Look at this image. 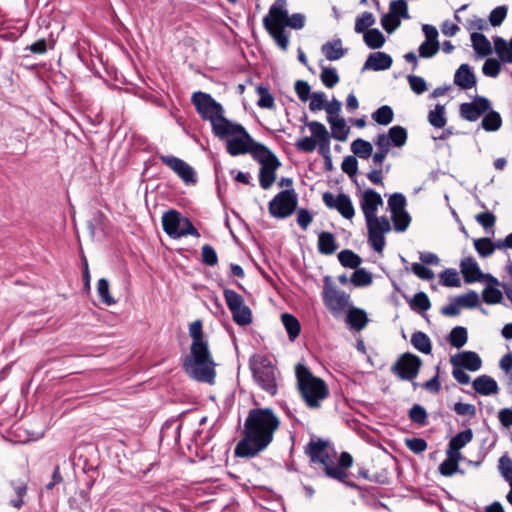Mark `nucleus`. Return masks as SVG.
I'll use <instances>...</instances> for the list:
<instances>
[{
    "mask_svg": "<svg viewBox=\"0 0 512 512\" xmlns=\"http://www.w3.org/2000/svg\"><path fill=\"white\" fill-rule=\"evenodd\" d=\"M97 292L101 301L110 306L116 303V300L111 296L109 292V282L105 278H101L97 283Z\"/></svg>",
    "mask_w": 512,
    "mask_h": 512,
    "instance_id": "obj_57",
    "label": "nucleus"
},
{
    "mask_svg": "<svg viewBox=\"0 0 512 512\" xmlns=\"http://www.w3.org/2000/svg\"><path fill=\"white\" fill-rule=\"evenodd\" d=\"M499 366L508 375V385L512 393V354H504L500 359Z\"/></svg>",
    "mask_w": 512,
    "mask_h": 512,
    "instance_id": "obj_64",
    "label": "nucleus"
},
{
    "mask_svg": "<svg viewBox=\"0 0 512 512\" xmlns=\"http://www.w3.org/2000/svg\"><path fill=\"white\" fill-rule=\"evenodd\" d=\"M383 205L381 195L368 188L360 199V207L365 217L368 230V242L375 252L381 253L385 247V233L390 232L391 225L386 216L377 217L379 206Z\"/></svg>",
    "mask_w": 512,
    "mask_h": 512,
    "instance_id": "obj_2",
    "label": "nucleus"
},
{
    "mask_svg": "<svg viewBox=\"0 0 512 512\" xmlns=\"http://www.w3.org/2000/svg\"><path fill=\"white\" fill-rule=\"evenodd\" d=\"M394 229L397 232H404L410 225L411 217L406 210L391 213Z\"/></svg>",
    "mask_w": 512,
    "mask_h": 512,
    "instance_id": "obj_51",
    "label": "nucleus"
},
{
    "mask_svg": "<svg viewBox=\"0 0 512 512\" xmlns=\"http://www.w3.org/2000/svg\"><path fill=\"white\" fill-rule=\"evenodd\" d=\"M298 391L306 406L318 409L321 402L329 396V389L325 381L312 374L304 364L298 363L295 367Z\"/></svg>",
    "mask_w": 512,
    "mask_h": 512,
    "instance_id": "obj_4",
    "label": "nucleus"
},
{
    "mask_svg": "<svg viewBox=\"0 0 512 512\" xmlns=\"http://www.w3.org/2000/svg\"><path fill=\"white\" fill-rule=\"evenodd\" d=\"M363 34V40L370 49H379L385 43L384 35L377 28L368 29Z\"/></svg>",
    "mask_w": 512,
    "mask_h": 512,
    "instance_id": "obj_43",
    "label": "nucleus"
},
{
    "mask_svg": "<svg viewBox=\"0 0 512 512\" xmlns=\"http://www.w3.org/2000/svg\"><path fill=\"white\" fill-rule=\"evenodd\" d=\"M471 42L475 53L479 57H485L492 53V46L487 37L479 32L471 33Z\"/></svg>",
    "mask_w": 512,
    "mask_h": 512,
    "instance_id": "obj_36",
    "label": "nucleus"
},
{
    "mask_svg": "<svg viewBox=\"0 0 512 512\" xmlns=\"http://www.w3.org/2000/svg\"><path fill=\"white\" fill-rule=\"evenodd\" d=\"M394 118L393 109L389 105H383L372 113V119L379 125L387 126Z\"/></svg>",
    "mask_w": 512,
    "mask_h": 512,
    "instance_id": "obj_47",
    "label": "nucleus"
},
{
    "mask_svg": "<svg viewBox=\"0 0 512 512\" xmlns=\"http://www.w3.org/2000/svg\"><path fill=\"white\" fill-rule=\"evenodd\" d=\"M384 138L390 143V146L401 148L407 142L408 133L403 126L395 125L392 126L387 133H384Z\"/></svg>",
    "mask_w": 512,
    "mask_h": 512,
    "instance_id": "obj_33",
    "label": "nucleus"
},
{
    "mask_svg": "<svg viewBox=\"0 0 512 512\" xmlns=\"http://www.w3.org/2000/svg\"><path fill=\"white\" fill-rule=\"evenodd\" d=\"M373 142L376 145L377 150L373 154L372 160L375 166L381 167L389 153L391 146L390 143H388V141L386 140V138H384V133L378 134L374 138Z\"/></svg>",
    "mask_w": 512,
    "mask_h": 512,
    "instance_id": "obj_32",
    "label": "nucleus"
},
{
    "mask_svg": "<svg viewBox=\"0 0 512 512\" xmlns=\"http://www.w3.org/2000/svg\"><path fill=\"white\" fill-rule=\"evenodd\" d=\"M189 334L192 338L190 352H209L207 342L203 338L202 322L194 321L189 328Z\"/></svg>",
    "mask_w": 512,
    "mask_h": 512,
    "instance_id": "obj_25",
    "label": "nucleus"
},
{
    "mask_svg": "<svg viewBox=\"0 0 512 512\" xmlns=\"http://www.w3.org/2000/svg\"><path fill=\"white\" fill-rule=\"evenodd\" d=\"M493 43L494 50L499 57V61L512 63V49L509 42L500 36H494Z\"/></svg>",
    "mask_w": 512,
    "mask_h": 512,
    "instance_id": "obj_38",
    "label": "nucleus"
},
{
    "mask_svg": "<svg viewBox=\"0 0 512 512\" xmlns=\"http://www.w3.org/2000/svg\"><path fill=\"white\" fill-rule=\"evenodd\" d=\"M338 260L345 268L357 269L362 263L361 257L350 249H344L338 253Z\"/></svg>",
    "mask_w": 512,
    "mask_h": 512,
    "instance_id": "obj_41",
    "label": "nucleus"
},
{
    "mask_svg": "<svg viewBox=\"0 0 512 512\" xmlns=\"http://www.w3.org/2000/svg\"><path fill=\"white\" fill-rule=\"evenodd\" d=\"M323 302L331 312H340L348 305L349 296L344 292L337 290L330 283V277H324V289L322 293Z\"/></svg>",
    "mask_w": 512,
    "mask_h": 512,
    "instance_id": "obj_13",
    "label": "nucleus"
},
{
    "mask_svg": "<svg viewBox=\"0 0 512 512\" xmlns=\"http://www.w3.org/2000/svg\"><path fill=\"white\" fill-rule=\"evenodd\" d=\"M312 135L317 139L319 154L322 156L330 155V135L321 122L311 121L307 123Z\"/></svg>",
    "mask_w": 512,
    "mask_h": 512,
    "instance_id": "obj_17",
    "label": "nucleus"
},
{
    "mask_svg": "<svg viewBox=\"0 0 512 512\" xmlns=\"http://www.w3.org/2000/svg\"><path fill=\"white\" fill-rule=\"evenodd\" d=\"M474 248L482 258L491 256L498 249L497 241L494 243L488 237H482L474 240Z\"/></svg>",
    "mask_w": 512,
    "mask_h": 512,
    "instance_id": "obj_40",
    "label": "nucleus"
},
{
    "mask_svg": "<svg viewBox=\"0 0 512 512\" xmlns=\"http://www.w3.org/2000/svg\"><path fill=\"white\" fill-rule=\"evenodd\" d=\"M404 298L408 302L410 309L414 312L422 313L431 308L430 299L423 291L417 292L412 298L404 295Z\"/></svg>",
    "mask_w": 512,
    "mask_h": 512,
    "instance_id": "obj_37",
    "label": "nucleus"
},
{
    "mask_svg": "<svg viewBox=\"0 0 512 512\" xmlns=\"http://www.w3.org/2000/svg\"><path fill=\"white\" fill-rule=\"evenodd\" d=\"M256 93L259 96L257 105L264 109H273L275 107L274 96L270 93L267 85L259 84L256 86Z\"/></svg>",
    "mask_w": 512,
    "mask_h": 512,
    "instance_id": "obj_42",
    "label": "nucleus"
},
{
    "mask_svg": "<svg viewBox=\"0 0 512 512\" xmlns=\"http://www.w3.org/2000/svg\"><path fill=\"white\" fill-rule=\"evenodd\" d=\"M280 427V419L271 408L249 410L244 422L242 438L236 444L234 455L253 458L264 451L273 441Z\"/></svg>",
    "mask_w": 512,
    "mask_h": 512,
    "instance_id": "obj_1",
    "label": "nucleus"
},
{
    "mask_svg": "<svg viewBox=\"0 0 512 512\" xmlns=\"http://www.w3.org/2000/svg\"><path fill=\"white\" fill-rule=\"evenodd\" d=\"M223 296L228 309L232 314L233 321L240 326L248 325L252 322L251 309L245 305L244 298L236 291L225 288Z\"/></svg>",
    "mask_w": 512,
    "mask_h": 512,
    "instance_id": "obj_11",
    "label": "nucleus"
},
{
    "mask_svg": "<svg viewBox=\"0 0 512 512\" xmlns=\"http://www.w3.org/2000/svg\"><path fill=\"white\" fill-rule=\"evenodd\" d=\"M491 109L490 101L484 96H475L472 102H465L460 105V116L470 122L476 121L481 115Z\"/></svg>",
    "mask_w": 512,
    "mask_h": 512,
    "instance_id": "obj_14",
    "label": "nucleus"
},
{
    "mask_svg": "<svg viewBox=\"0 0 512 512\" xmlns=\"http://www.w3.org/2000/svg\"><path fill=\"white\" fill-rule=\"evenodd\" d=\"M215 362L210 354H186L183 360L185 373L193 380L213 384L216 377Z\"/></svg>",
    "mask_w": 512,
    "mask_h": 512,
    "instance_id": "obj_8",
    "label": "nucleus"
},
{
    "mask_svg": "<svg viewBox=\"0 0 512 512\" xmlns=\"http://www.w3.org/2000/svg\"><path fill=\"white\" fill-rule=\"evenodd\" d=\"M439 276L441 285L445 287H459L461 285L458 272L453 268L445 269Z\"/></svg>",
    "mask_w": 512,
    "mask_h": 512,
    "instance_id": "obj_54",
    "label": "nucleus"
},
{
    "mask_svg": "<svg viewBox=\"0 0 512 512\" xmlns=\"http://www.w3.org/2000/svg\"><path fill=\"white\" fill-rule=\"evenodd\" d=\"M250 369L256 383L262 390L274 396L277 393L276 366L267 354H252Z\"/></svg>",
    "mask_w": 512,
    "mask_h": 512,
    "instance_id": "obj_7",
    "label": "nucleus"
},
{
    "mask_svg": "<svg viewBox=\"0 0 512 512\" xmlns=\"http://www.w3.org/2000/svg\"><path fill=\"white\" fill-rule=\"evenodd\" d=\"M159 159L163 164L172 169L186 184H195L197 182L194 169L184 160L172 155H161Z\"/></svg>",
    "mask_w": 512,
    "mask_h": 512,
    "instance_id": "obj_16",
    "label": "nucleus"
},
{
    "mask_svg": "<svg viewBox=\"0 0 512 512\" xmlns=\"http://www.w3.org/2000/svg\"><path fill=\"white\" fill-rule=\"evenodd\" d=\"M191 103L194 105L196 112L204 121H209L213 135L217 133V129H221L230 120L224 116V108L221 103L217 102L209 93L196 91L191 96Z\"/></svg>",
    "mask_w": 512,
    "mask_h": 512,
    "instance_id": "obj_5",
    "label": "nucleus"
},
{
    "mask_svg": "<svg viewBox=\"0 0 512 512\" xmlns=\"http://www.w3.org/2000/svg\"><path fill=\"white\" fill-rule=\"evenodd\" d=\"M281 166L280 161L262 165L259 170V184L262 189L267 190L272 187L276 180V171Z\"/></svg>",
    "mask_w": 512,
    "mask_h": 512,
    "instance_id": "obj_27",
    "label": "nucleus"
},
{
    "mask_svg": "<svg viewBox=\"0 0 512 512\" xmlns=\"http://www.w3.org/2000/svg\"><path fill=\"white\" fill-rule=\"evenodd\" d=\"M410 420L420 426L427 423V412L420 404H414L408 412Z\"/></svg>",
    "mask_w": 512,
    "mask_h": 512,
    "instance_id": "obj_58",
    "label": "nucleus"
},
{
    "mask_svg": "<svg viewBox=\"0 0 512 512\" xmlns=\"http://www.w3.org/2000/svg\"><path fill=\"white\" fill-rule=\"evenodd\" d=\"M327 121L331 126L330 136L341 142L346 141L350 132V127L347 126L345 119L339 117H327Z\"/></svg>",
    "mask_w": 512,
    "mask_h": 512,
    "instance_id": "obj_31",
    "label": "nucleus"
},
{
    "mask_svg": "<svg viewBox=\"0 0 512 512\" xmlns=\"http://www.w3.org/2000/svg\"><path fill=\"white\" fill-rule=\"evenodd\" d=\"M375 23L374 15L371 12H363L355 20L354 30L356 33H365Z\"/></svg>",
    "mask_w": 512,
    "mask_h": 512,
    "instance_id": "obj_53",
    "label": "nucleus"
},
{
    "mask_svg": "<svg viewBox=\"0 0 512 512\" xmlns=\"http://www.w3.org/2000/svg\"><path fill=\"white\" fill-rule=\"evenodd\" d=\"M501 67V61L495 58H488L482 66V72L485 76L496 78L501 71Z\"/></svg>",
    "mask_w": 512,
    "mask_h": 512,
    "instance_id": "obj_60",
    "label": "nucleus"
},
{
    "mask_svg": "<svg viewBox=\"0 0 512 512\" xmlns=\"http://www.w3.org/2000/svg\"><path fill=\"white\" fill-rule=\"evenodd\" d=\"M473 438V432L471 429H466L457 433L448 443L446 451L451 452L455 455L462 456L460 450L468 444Z\"/></svg>",
    "mask_w": 512,
    "mask_h": 512,
    "instance_id": "obj_30",
    "label": "nucleus"
},
{
    "mask_svg": "<svg viewBox=\"0 0 512 512\" xmlns=\"http://www.w3.org/2000/svg\"><path fill=\"white\" fill-rule=\"evenodd\" d=\"M502 125V119L498 112L489 110L482 119L481 126L485 131H497Z\"/></svg>",
    "mask_w": 512,
    "mask_h": 512,
    "instance_id": "obj_46",
    "label": "nucleus"
},
{
    "mask_svg": "<svg viewBox=\"0 0 512 512\" xmlns=\"http://www.w3.org/2000/svg\"><path fill=\"white\" fill-rule=\"evenodd\" d=\"M452 366H461L469 371L480 369L482 361L478 354H452L450 357Z\"/></svg>",
    "mask_w": 512,
    "mask_h": 512,
    "instance_id": "obj_24",
    "label": "nucleus"
},
{
    "mask_svg": "<svg viewBox=\"0 0 512 512\" xmlns=\"http://www.w3.org/2000/svg\"><path fill=\"white\" fill-rule=\"evenodd\" d=\"M182 221V214L175 210L170 209L162 216V227L164 232L171 238L178 239L180 226Z\"/></svg>",
    "mask_w": 512,
    "mask_h": 512,
    "instance_id": "obj_18",
    "label": "nucleus"
},
{
    "mask_svg": "<svg viewBox=\"0 0 512 512\" xmlns=\"http://www.w3.org/2000/svg\"><path fill=\"white\" fill-rule=\"evenodd\" d=\"M461 273L465 283H475L483 281L484 273L481 271L478 263L471 256L461 260L460 263Z\"/></svg>",
    "mask_w": 512,
    "mask_h": 512,
    "instance_id": "obj_19",
    "label": "nucleus"
},
{
    "mask_svg": "<svg viewBox=\"0 0 512 512\" xmlns=\"http://www.w3.org/2000/svg\"><path fill=\"white\" fill-rule=\"evenodd\" d=\"M10 485L13 488L15 494L17 495V498L12 499L10 501V504L15 508L20 509L24 504L23 497L27 493V483L25 481H11Z\"/></svg>",
    "mask_w": 512,
    "mask_h": 512,
    "instance_id": "obj_52",
    "label": "nucleus"
},
{
    "mask_svg": "<svg viewBox=\"0 0 512 512\" xmlns=\"http://www.w3.org/2000/svg\"><path fill=\"white\" fill-rule=\"evenodd\" d=\"M473 389L483 396L497 394L499 391L498 384L494 378L488 375L478 376L472 383Z\"/></svg>",
    "mask_w": 512,
    "mask_h": 512,
    "instance_id": "obj_26",
    "label": "nucleus"
},
{
    "mask_svg": "<svg viewBox=\"0 0 512 512\" xmlns=\"http://www.w3.org/2000/svg\"><path fill=\"white\" fill-rule=\"evenodd\" d=\"M298 195L294 188L277 193L268 203L269 214L277 219L291 216L297 209Z\"/></svg>",
    "mask_w": 512,
    "mask_h": 512,
    "instance_id": "obj_9",
    "label": "nucleus"
},
{
    "mask_svg": "<svg viewBox=\"0 0 512 512\" xmlns=\"http://www.w3.org/2000/svg\"><path fill=\"white\" fill-rule=\"evenodd\" d=\"M428 122L435 128H444L447 122L444 105L439 103L435 105V109L428 114Z\"/></svg>",
    "mask_w": 512,
    "mask_h": 512,
    "instance_id": "obj_48",
    "label": "nucleus"
},
{
    "mask_svg": "<svg viewBox=\"0 0 512 512\" xmlns=\"http://www.w3.org/2000/svg\"><path fill=\"white\" fill-rule=\"evenodd\" d=\"M422 366V360L415 354H401L391 368V371L402 380L415 379Z\"/></svg>",
    "mask_w": 512,
    "mask_h": 512,
    "instance_id": "obj_12",
    "label": "nucleus"
},
{
    "mask_svg": "<svg viewBox=\"0 0 512 512\" xmlns=\"http://www.w3.org/2000/svg\"><path fill=\"white\" fill-rule=\"evenodd\" d=\"M341 169L350 178H353L358 172V160L355 156L349 155L344 158Z\"/></svg>",
    "mask_w": 512,
    "mask_h": 512,
    "instance_id": "obj_63",
    "label": "nucleus"
},
{
    "mask_svg": "<svg viewBox=\"0 0 512 512\" xmlns=\"http://www.w3.org/2000/svg\"><path fill=\"white\" fill-rule=\"evenodd\" d=\"M347 51L348 49L342 47V40L340 38L327 41L321 47V52L329 61H336L342 58Z\"/></svg>",
    "mask_w": 512,
    "mask_h": 512,
    "instance_id": "obj_28",
    "label": "nucleus"
},
{
    "mask_svg": "<svg viewBox=\"0 0 512 512\" xmlns=\"http://www.w3.org/2000/svg\"><path fill=\"white\" fill-rule=\"evenodd\" d=\"M447 340L453 348L461 349L468 340L467 329L463 326H456L452 328Z\"/></svg>",
    "mask_w": 512,
    "mask_h": 512,
    "instance_id": "obj_39",
    "label": "nucleus"
},
{
    "mask_svg": "<svg viewBox=\"0 0 512 512\" xmlns=\"http://www.w3.org/2000/svg\"><path fill=\"white\" fill-rule=\"evenodd\" d=\"M320 79L323 85L327 88H333L336 84H338L340 80L336 69L332 67H323L320 74Z\"/></svg>",
    "mask_w": 512,
    "mask_h": 512,
    "instance_id": "obj_56",
    "label": "nucleus"
},
{
    "mask_svg": "<svg viewBox=\"0 0 512 512\" xmlns=\"http://www.w3.org/2000/svg\"><path fill=\"white\" fill-rule=\"evenodd\" d=\"M248 153H251L253 159L261 166L279 161L278 157L267 146L254 140L251 144V150H249Z\"/></svg>",
    "mask_w": 512,
    "mask_h": 512,
    "instance_id": "obj_23",
    "label": "nucleus"
},
{
    "mask_svg": "<svg viewBox=\"0 0 512 512\" xmlns=\"http://www.w3.org/2000/svg\"><path fill=\"white\" fill-rule=\"evenodd\" d=\"M508 8L505 5L494 8L489 14V22L493 27L500 26L507 16Z\"/></svg>",
    "mask_w": 512,
    "mask_h": 512,
    "instance_id": "obj_62",
    "label": "nucleus"
},
{
    "mask_svg": "<svg viewBox=\"0 0 512 512\" xmlns=\"http://www.w3.org/2000/svg\"><path fill=\"white\" fill-rule=\"evenodd\" d=\"M446 455L447 458L438 467L439 473L445 477H451L457 472L463 474V470L459 469V461H461L463 457L448 451H446Z\"/></svg>",
    "mask_w": 512,
    "mask_h": 512,
    "instance_id": "obj_29",
    "label": "nucleus"
},
{
    "mask_svg": "<svg viewBox=\"0 0 512 512\" xmlns=\"http://www.w3.org/2000/svg\"><path fill=\"white\" fill-rule=\"evenodd\" d=\"M305 25V15L302 13H294L292 15L286 14V18H282L277 22L268 34L273 38L276 44L283 51H287L289 46V34L286 32L285 27L300 30Z\"/></svg>",
    "mask_w": 512,
    "mask_h": 512,
    "instance_id": "obj_10",
    "label": "nucleus"
},
{
    "mask_svg": "<svg viewBox=\"0 0 512 512\" xmlns=\"http://www.w3.org/2000/svg\"><path fill=\"white\" fill-rule=\"evenodd\" d=\"M368 320L367 313L363 309L352 307L347 312L346 321L356 331L364 329Z\"/></svg>",
    "mask_w": 512,
    "mask_h": 512,
    "instance_id": "obj_34",
    "label": "nucleus"
},
{
    "mask_svg": "<svg viewBox=\"0 0 512 512\" xmlns=\"http://www.w3.org/2000/svg\"><path fill=\"white\" fill-rule=\"evenodd\" d=\"M482 299L486 304H499L503 300V293L496 287L486 286L482 291Z\"/></svg>",
    "mask_w": 512,
    "mask_h": 512,
    "instance_id": "obj_55",
    "label": "nucleus"
},
{
    "mask_svg": "<svg viewBox=\"0 0 512 512\" xmlns=\"http://www.w3.org/2000/svg\"><path fill=\"white\" fill-rule=\"evenodd\" d=\"M391 15L397 18L409 19L408 4L405 0H394L390 3Z\"/></svg>",
    "mask_w": 512,
    "mask_h": 512,
    "instance_id": "obj_59",
    "label": "nucleus"
},
{
    "mask_svg": "<svg viewBox=\"0 0 512 512\" xmlns=\"http://www.w3.org/2000/svg\"><path fill=\"white\" fill-rule=\"evenodd\" d=\"M412 346L419 352H431L430 338L422 331H416L411 336Z\"/></svg>",
    "mask_w": 512,
    "mask_h": 512,
    "instance_id": "obj_49",
    "label": "nucleus"
},
{
    "mask_svg": "<svg viewBox=\"0 0 512 512\" xmlns=\"http://www.w3.org/2000/svg\"><path fill=\"white\" fill-rule=\"evenodd\" d=\"M201 260L205 265L215 266L218 263V256L210 244H205L201 249Z\"/></svg>",
    "mask_w": 512,
    "mask_h": 512,
    "instance_id": "obj_61",
    "label": "nucleus"
},
{
    "mask_svg": "<svg viewBox=\"0 0 512 512\" xmlns=\"http://www.w3.org/2000/svg\"><path fill=\"white\" fill-rule=\"evenodd\" d=\"M317 248L320 254H333L338 248L334 234L327 231L320 232L318 235Z\"/></svg>",
    "mask_w": 512,
    "mask_h": 512,
    "instance_id": "obj_35",
    "label": "nucleus"
},
{
    "mask_svg": "<svg viewBox=\"0 0 512 512\" xmlns=\"http://www.w3.org/2000/svg\"><path fill=\"white\" fill-rule=\"evenodd\" d=\"M305 454L311 463H319L323 466L325 476L337 481H344L348 477L347 469L353 465V457L348 452L340 454L338 464H335L336 451L328 441L321 438L310 442L305 446Z\"/></svg>",
    "mask_w": 512,
    "mask_h": 512,
    "instance_id": "obj_3",
    "label": "nucleus"
},
{
    "mask_svg": "<svg viewBox=\"0 0 512 512\" xmlns=\"http://www.w3.org/2000/svg\"><path fill=\"white\" fill-rule=\"evenodd\" d=\"M350 282L355 287H367L372 284L373 277L365 268H357L351 275Z\"/></svg>",
    "mask_w": 512,
    "mask_h": 512,
    "instance_id": "obj_50",
    "label": "nucleus"
},
{
    "mask_svg": "<svg viewBox=\"0 0 512 512\" xmlns=\"http://www.w3.org/2000/svg\"><path fill=\"white\" fill-rule=\"evenodd\" d=\"M322 200L330 209H336L342 217L351 219L355 215V209L350 197L345 193H339L335 198L333 193H323Z\"/></svg>",
    "mask_w": 512,
    "mask_h": 512,
    "instance_id": "obj_15",
    "label": "nucleus"
},
{
    "mask_svg": "<svg viewBox=\"0 0 512 512\" xmlns=\"http://www.w3.org/2000/svg\"><path fill=\"white\" fill-rule=\"evenodd\" d=\"M286 5V0H276L274 4L270 6L268 14L263 18V26L266 31H270L277 22H280L282 18H286V14L288 13Z\"/></svg>",
    "mask_w": 512,
    "mask_h": 512,
    "instance_id": "obj_20",
    "label": "nucleus"
},
{
    "mask_svg": "<svg viewBox=\"0 0 512 512\" xmlns=\"http://www.w3.org/2000/svg\"><path fill=\"white\" fill-rule=\"evenodd\" d=\"M393 63L392 57L385 52H374L371 53L365 61L362 71L374 70L383 71L391 67Z\"/></svg>",
    "mask_w": 512,
    "mask_h": 512,
    "instance_id": "obj_21",
    "label": "nucleus"
},
{
    "mask_svg": "<svg viewBox=\"0 0 512 512\" xmlns=\"http://www.w3.org/2000/svg\"><path fill=\"white\" fill-rule=\"evenodd\" d=\"M225 126L217 129L214 135L220 140L226 141V150L231 156L243 155L251 150L253 138L245 127L232 121L225 122Z\"/></svg>",
    "mask_w": 512,
    "mask_h": 512,
    "instance_id": "obj_6",
    "label": "nucleus"
},
{
    "mask_svg": "<svg viewBox=\"0 0 512 512\" xmlns=\"http://www.w3.org/2000/svg\"><path fill=\"white\" fill-rule=\"evenodd\" d=\"M477 81L469 64H461L454 74V84L461 89L468 90L475 87Z\"/></svg>",
    "mask_w": 512,
    "mask_h": 512,
    "instance_id": "obj_22",
    "label": "nucleus"
},
{
    "mask_svg": "<svg viewBox=\"0 0 512 512\" xmlns=\"http://www.w3.org/2000/svg\"><path fill=\"white\" fill-rule=\"evenodd\" d=\"M282 323L287 331L290 340H294L298 337L301 326L298 319L290 313H284L281 316Z\"/></svg>",
    "mask_w": 512,
    "mask_h": 512,
    "instance_id": "obj_45",
    "label": "nucleus"
},
{
    "mask_svg": "<svg viewBox=\"0 0 512 512\" xmlns=\"http://www.w3.org/2000/svg\"><path fill=\"white\" fill-rule=\"evenodd\" d=\"M351 151L354 153L355 157L368 159L372 155L373 146L369 141L357 138L351 143Z\"/></svg>",
    "mask_w": 512,
    "mask_h": 512,
    "instance_id": "obj_44",
    "label": "nucleus"
}]
</instances>
